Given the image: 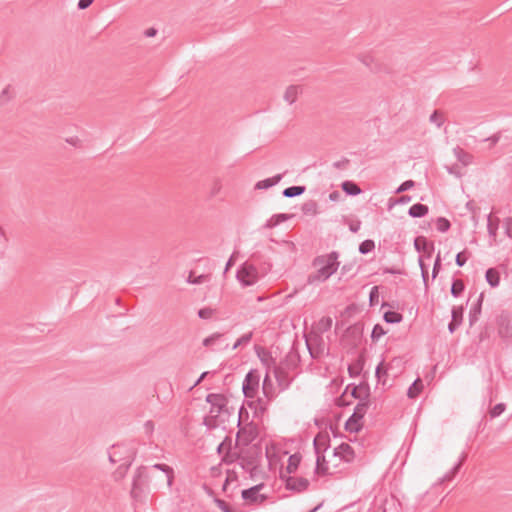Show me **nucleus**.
Instances as JSON below:
<instances>
[{
    "instance_id": "aec40b11",
    "label": "nucleus",
    "mask_w": 512,
    "mask_h": 512,
    "mask_svg": "<svg viewBox=\"0 0 512 512\" xmlns=\"http://www.w3.org/2000/svg\"><path fill=\"white\" fill-rule=\"evenodd\" d=\"M483 293L478 296V299L475 304L472 305L469 311V323L470 326H473L479 319V315L481 314L482 303H483Z\"/></svg>"
},
{
    "instance_id": "0e129e2a",
    "label": "nucleus",
    "mask_w": 512,
    "mask_h": 512,
    "mask_svg": "<svg viewBox=\"0 0 512 512\" xmlns=\"http://www.w3.org/2000/svg\"><path fill=\"white\" fill-rule=\"evenodd\" d=\"M144 429L147 434H152L154 431V423L152 421H146L144 424Z\"/></svg>"
},
{
    "instance_id": "ddd939ff",
    "label": "nucleus",
    "mask_w": 512,
    "mask_h": 512,
    "mask_svg": "<svg viewBox=\"0 0 512 512\" xmlns=\"http://www.w3.org/2000/svg\"><path fill=\"white\" fill-rule=\"evenodd\" d=\"M333 455L340 457L344 462L350 463L355 457L354 449L348 443H341L333 451Z\"/></svg>"
},
{
    "instance_id": "c756f323",
    "label": "nucleus",
    "mask_w": 512,
    "mask_h": 512,
    "mask_svg": "<svg viewBox=\"0 0 512 512\" xmlns=\"http://www.w3.org/2000/svg\"><path fill=\"white\" fill-rule=\"evenodd\" d=\"M305 190V186H290L282 191V195L286 198H293L302 195Z\"/></svg>"
},
{
    "instance_id": "c03bdc74",
    "label": "nucleus",
    "mask_w": 512,
    "mask_h": 512,
    "mask_svg": "<svg viewBox=\"0 0 512 512\" xmlns=\"http://www.w3.org/2000/svg\"><path fill=\"white\" fill-rule=\"evenodd\" d=\"M302 211L304 214H316L317 212V203L315 201H308L303 204Z\"/></svg>"
},
{
    "instance_id": "2f4dec72",
    "label": "nucleus",
    "mask_w": 512,
    "mask_h": 512,
    "mask_svg": "<svg viewBox=\"0 0 512 512\" xmlns=\"http://www.w3.org/2000/svg\"><path fill=\"white\" fill-rule=\"evenodd\" d=\"M383 319L388 324H397L403 320V316L399 312L389 310L384 313Z\"/></svg>"
},
{
    "instance_id": "cd10ccee",
    "label": "nucleus",
    "mask_w": 512,
    "mask_h": 512,
    "mask_svg": "<svg viewBox=\"0 0 512 512\" xmlns=\"http://www.w3.org/2000/svg\"><path fill=\"white\" fill-rule=\"evenodd\" d=\"M301 458L302 457L299 453H295L288 458V463L286 466L287 474L290 475L298 469V466L300 465L301 462Z\"/></svg>"
},
{
    "instance_id": "e2e57ef3",
    "label": "nucleus",
    "mask_w": 512,
    "mask_h": 512,
    "mask_svg": "<svg viewBox=\"0 0 512 512\" xmlns=\"http://www.w3.org/2000/svg\"><path fill=\"white\" fill-rule=\"evenodd\" d=\"M229 449H230V443L227 445L226 441H223L217 446V453L221 455L224 452V450H229Z\"/></svg>"
},
{
    "instance_id": "a211bd4d",
    "label": "nucleus",
    "mask_w": 512,
    "mask_h": 512,
    "mask_svg": "<svg viewBox=\"0 0 512 512\" xmlns=\"http://www.w3.org/2000/svg\"><path fill=\"white\" fill-rule=\"evenodd\" d=\"M414 248L417 252H426L428 257L434 249V244L428 242L424 236H418L414 240Z\"/></svg>"
},
{
    "instance_id": "b1692460",
    "label": "nucleus",
    "mask_w": 512,
    "mask_h": 512,
    "mask_svg": "<svg viewBox=\"0 0 512 512\" xmlns=\"http://www.w3.org/2000/svg\"><path fill=\"white\" fill-rule=\"evenodd\" d=\"M302 91V88L300 85H290L286 88V91L284 93V99L289 104H293L296 102L298 93Z\"/></svg>"
},
{
    "instance_id": "9d476101",
    "label": "nucleus",
    "mask_w": 512,
    "mask_h": 512,
    "mask_svg": "<svg viewBox=\"0 0 512 512\" xmlns=\"http://www.w3.org/2000/svg\"><path fill=\"white\" fill-rule=\"evenodd\" d=\"M352 387L351 389V396L355 399H358L359 402H366L368 405H370L369 396H370V387L367 383L363 382L359 385L351 384L346 387V391Z\"/></svg>"
},
{
    "instance_id": "dca6fc26",
    "label": "nucleus",
    "mask_w": 512,
    "mask_h": 512,
    "mask_svg": "<svg viewBox=\"0 0 512 512\" xmlns=\"http://www.w3.org/2000/svg\"><path fill=\"white\" fill-rule=\"evenodd\" d=\"M329 436L327 434L318 433L313 440V448L315 454H324V452L329 448Z\"/></svg>"
},
{
    "instance_id": "4d7b16f0",
    "label": "nucleus",
    "mask_w": 512,
    "mask_h": 512,
    "mask_svg": "<svg viewBox=\"0 0 512 512\" xmlns=\"http://www.w3.org/2000/svg\"><path fill=\"white\" fill-rule=\"evenodd\" d=\"M440 269H441V258H440V255L438 254L435 259L434 265H433V270H432V278L433 279L436 278Z\"/></svg>"
},
{
    "instance_id": "338daca9",
    "label": "nucleus",
    "mask_w": 512,
    "mask_h": 512,
    "mask_svg": "<svg viewBox=\"0 0 512 512\" xmlns=\"http://www.w3.org/2000/svg\"><path fill=\"white\" fill-rule=\"evenodd\" d=\"M156 34H157V29L154 27H150V28L146 29L144 32V35L146 37H154V36H156Z\"/></svg>"
},
{
    "instance_id": "052dcab7",
    "label": "nucleus",
    "mask_w": 512,
    "mask_h": 512,
    "mask_svg": "<svg viewBox=\"0 0 512 512\" xmlns=\"http://www.w3.org/2000/svg\"><path fill=\"white\" fill-rule=\"evenodd\" d=\"M7 242H8V238L6 237L4 230L0 226V248H5Z\"/></svg>"
},
{
    "instance_id": "bb28decb",
    "label": "nucleus",
    "mask_w": 512,
    "mask_h": 512,
    "mask_svg": "<svg viewBox=\"0 0 512 512\" xmlns=\"http://www.w3.org/2000/svg\"><path fill=\"white\" fill-rule=\"evenodd\" d=\"M485 279L491 287H497L500 283L499 272L495 268H489L485 273Z\"/></svg>"
},
{
    "instance_id": "7c9ffc66",
    "label": "nucleus",
    "mask_w": 512,
    "mask_h": 512,
    "mask_svg": "<svg viewBox=\"0 0 512 512\" xmlns=\"http://www.w3.org/2000/svg\"><path fill=\"white\" fill-rule=\"evenodd\" d=\"M423 384L420 378H417L408 388L407 396L410 399L416 398L422 391Z\"/></svg>"
},
{
    "instance_id": "7ed1b4c3",
    "label": "nucleus",
    "mask_w": 512,
    "mask_h": 512,
    "mask_svg": "<svg viewBox=\"0 0 512 512\" xmlns=\"http://www.w3.org/2000/svg\"><path fill=\"white\" fill-rule=\"evenodd\" d=\"M368 408H369V405L365 401L359 402L355 406L352 415L345 422L346 431H348L350 433H357L362 429L363 424L361 421L364 418V416L366 415Z\"/></svg>"
},
{
    "instance_id": "de8ad7c7",
    "label": "nucleus",
    "mask_w": 512,
    "mask_h": 512,
    "mask_svg": "<svg viewBox=\"0 0 512 512\" xmlns=\"http://www.w3.org/2000/svg\"><path fill=\"white\" fill-rule=\"evenodd\" d=\"M379 301V291L377 286H373L369 293L370 306H375Z\"/></svg>"
},
{
    "instance_id": "680f3d73",
    "label": "nucleus",
    "mask_w": 512,
    "mask_h": 512,
    "mask_svg": "<svg viewBox=\"0 0 512 512\" xmlns=\"http://www.w3.org/2000/svg\"><path fill=\"white\" fill-rule=\"evenodd\" d=\"M361 227V221H355L349 224V230L352 233H357L360 230Z\"/></svg>"
},
{
    "instance_id": "13d9d810",
    "label": "nucleus",
    "mask_w": 512,
    "mask_h": 512,
    "mask_svg": "<svg viewBox=\"0 0 512 512\" xmlns=\"http://www.w3.org/2000/svg\"><path fill=\"white\" fill-rule=\"evenodd\" d=\"M94 0H79L77 7L79 10H85L92 5Z\"/></svg>"
},
{
    "instance_id": "6ab92c4d",
    "label": "nucleus",
    "mask_w": 512,
    "mask_h": 512,
    "mask_svg": "<svg viewBox=\"0 0 512 512\" xmlns=\"http://www.w3.org/2000/svg\"><path fill=\"white\" fill-rule=\"evenodd\" d=\"M223 336L224 335L222 333H213L212 335L203 340V345L205 347H216L218 349H226L228 347L227 344L221 347V344L223 342Z\"/></svg>"
},
{
    "instance_id": "c9c22d12",
    "label": "nucleus",
    "mask_w": 512,
    "mask_h": 512,
    "mask_svg": "<svg viewBox=\"0 0 512 512\" xmlns=\"http://www.w3.org/2000/svg\"><path fill=\"white\" fill-rule=\"evenodd\" d=\"M451 227L450 221L445 217H438L436 219V229L441 232L445 233L447 232Z\"/></svg>"
},
{
    "instance_id": "39448f33",
    "label": "nucleus",
    "mask_w": 512,
    "mask_h": 512,
    "mask_svg": "<svg viewBox=\"0 0 512 512\" xmlns=\"http://www.w3.org/2000/svg\"><path fill=\"white\" fill-rule=\"evenodd\" d=\"M260 374L258 370L251 369L242 383V392L246 398H254L259 389Z\"/></svg>"
},
{
    "instance_id": "a878e982",
    "label": "nucleus",
    "mask_w": 512,
    "mask_h": 512,
    "mask_svg": "<svg viewBox=\"0 0 512 512\" xmlns=\"http://www.w3.org/2000/svg\"><path fill=\"white\" fill-rule=\"evenodd\" d=\"M315 473L318 475H326L328 473V464L324 454H316Z\"/></svg>"
},
{
    "instance_id": "f704fd0d",
    "label": "nucleus",
    "mask_w": 512,
    "mask_h": 512,
    "mask_svg": "<svg viewBox=\"0 0 512 512\" xmlns=\"http://www.w3.org/2000/svg\"><path fill=\"white\" fill-rule=\"evenodd\" d=\"M375 376L378 380V383H382V385L386 384V376H387V369L384 367L383 361L380 362L375 370Z\"/></svg>"
},
{
    "instance_id": "79ce46f5",
    "label": "nucleus",
    "mask_w": 512,
    "mask_h": 512,
    "mask_svg": "<svg viewBox=\"0 0 512 512\" xmlns=\"http://www.w3.org/2000/svg\"><path fill=\"white\" fill-rule=\"evenodd\" d=\"M253 333L248 332L243 334L233 345L232 349L235 350L241 345H247L252 339Z\"/></svg>"
},
{
    "instance_id": "09e8293b",
    "label": "nucleus",
    "mask_w": 512,
    "mask_h": 512,
    "mask_svg": "<svg viewBox=\"0 0 512 512\" xmlns=\"http://www.w3.org/2000/svg\"><path fill=\"white\" fill-rule=\"evenodd\" d=\"M214 502L218 506L219 509L222 510V512H236L234 509H232L228 503H226L224 500L215 498Z\"/></svg>"
},
{
    "instance_id": "72a5a7b5",
    "label": "nucleus",
    "mask_w": 512,
    "mask_h": 512,
    "mask_svg": "<svg viewBox=\"0 0 512 512\" xmlns=\"http://www.w3.org/2000/svg\"><path fill=\"white\" fill-rule=\"evenodd\" d=\"M429 121L440 128L445 122L444 113L438 109L434 110L429 117Z\"/></svg>"
},
{
    "instance_id": "9b49d317",
    "label": "nucleus",
    "mask_w": 512,
    "mask_h": 512,
    "mask_svg": "<svg viewBox=\"0 0 512 512\" xmlns=\"http://www.w3.org/2000/svg\"><path fill=\"white\" fill-rule=\"evenodd\" d=\"M264 487V484H257L248 489H244L241 492L242 498L250 503H262L266 497L260 494V490Z\"/></svg>"
},
{
    "instance_id": "412c9836",
    "label": "nucleus",
    "mask_w": 512,
    "mask_h": 512,
    "mask_svg": "<svg viewBox=\"0 0 512 512\" xmlns=\"http://www.w3.org/2000/svg\"><path fill=\"white\" fill-rule=\"evenodd\" d=\"M262 392H263V395L265 396V398H268L271 401H273L277 396L276 390L273 386V383H272L268 373L266 374V376L263 379Z\"/></svg>"
},
{
    "instance_id": "37998d69",
    "label": "nucleus",
    "mask_w": 512,
    "mask_h": 512,
    "mask_svg": "<svg viewBox=\"0 0 512 512\" xmlns=\"http://www.w3.org/2000/svg\"><path fill=\"white\" fill-rule=\"evenodd\" d=\"M506 409V405L504 403L496 404L492 409H490L489 414L492 419L499 417Z\"/></svg>"
},
{
    "instance_id": "774afa93",
    "label": "nucleus",
    "mask_w": 512,
    "mask_h": 512,
    "mask_svg": "<svg viewBox=\"0 0 512 512\" xmlns=\"http://www.w3.org/2000/svg\"><path fill=\"white\" fill-rule=\"evenodd\" d=\"M340 196L341 195L338 191H333L329 194V200L333 202L338 201Z\"/></svg>"
},
{
    "instance_id": "20e7f679",
    "label": "nucleus",
    "mask_w": 512,
    "mask_h": 512,
    "mask_svg": "<svg viewBox=\"0 0 512 512\" xmlns=\"http://www.w3.org/2000/svg\"><path fill=\"white\" fill-rule=\"evenodd\" d=\"M236 278L243 287L252 286L259 280V272L253 264L245 262L238 268Z\"/></svg>"
},
{
    "instance_id": "f8f14e48",
    "label": "nucleus",
    "mask_w": 512,
    "mask_h": 512,
    "mask_svg": "<svg viewBox=\"0 0 512 512\" xmlns=\"http://www.w3.org/2000/svg\"><path fill=\"white\" fill-rule=\"evenodd\" d=\"M503 130L497 131L493 135L483 138L479 141V150L480 151H493L500 140L503 138Z\"/></svg>"
},
{
    "instance_id": "5701e85b",
    "label": "nucleus",
    "mask_w": 512,
    "mask_h": 512,
    "mask_svg": "<svg viewBox=\"0 0 512 512\" xmlns=\"http://www.w3.org/2000/svg\"><path fill=\"white\" fill-rule=\"evenodd\" d=\"M428 212H429L428 206L421 204V203H416V204L412 205L408 210V214L412 218L424 217L428 214Z\"/></svg>"
},
{
    "instance_id": "4be33fe9",
    "label": "nucleus",
    "mask_w": 512,
    "mask_h": 512,
    "mask_svg": "<svg viewBox=\"0 0 512 512\" xmlns=\"http://www.w3.org/2000/svg\"><path fill=\"white\" fill-rule=\"evenodd\" d=\"M465 459H466V454L462 453L459 461L451 468L450 471H448L445 475H443V477H441L439 479V482L443 483V482H446V481H451L456 476V474L459 472V470H460L461 466L463 465Z\"/></svg>"
},
{
    "instance_id": "4468645a",
    "label": "nucleus",
    "mask_w": 512,
    "mask_h": 512,
    "mask_svg": "<svg viewBox=\"0 0 512 512\" xmlns=\"http://www.w3.org/2000/svg\"><path fill=\"white\" fill-rule=\"evenodd\" d=\"M273 374L276 378L278 386L282 391L288 389L291 384V379L289 378L288 373L281 366H275L273 368Z\"/></svg>"
},
{
    "instance_id": "f257e3e1",
    "label": "nucleus",
    "mask_w": 512,
    "mask_h": 512,
    "mask_svg": "<svg viewBox=\"0 0 512 512\" xmlns=\"http://www.w3.org/2000/svg\"><path fill=\"white\" fill-rule=\"evenodd\" d=\"M338 257L339 254L336 251L315 257L312 265L317 270L308 276L307 283L324 282L330 278L339 267Z\"/></svg>"
},
{
    "instance_id": "864d4df0",
    "label": "nucleus",
    "mask_w": 512,
    "mask_h": 512,
    "mask_svg": "<svg viewBox=\"0 0 512 512\" xmlns=\"http://www.w3.org/2000/svg\"><path fill=\"white\" fill-rule=\"evenodd\" d=\"M415 185L413 180H407L404 181L397 189L396 193H402L404 191H407L408 189L412 188Z\"/></svg>"
},
{
    "instance_id": "ea45409f",
    "label": "nucleus",
    "mask_w": 512,
    "mask_h": 512,
    "mask_svg": "<svg viewBox=\"0 0 512 512\" xmlns=\"http://www.w3.org/2000/svg\"><path fill=\"white\" fill-rule=\"evenodd\" d=\"M14 96L11 94V85H7L0 93V105L7 104Z\"/></svg>"
},
{
    "instance_id": "6e6d98bb",
    "label": "nucleus",
    "mask_w": 512,
    "mask_h": 512,
    "mask_svg": "<svg viewBox=\"0 0 512 512\" xmlns=\"http://www.w3.org/2000/svg\"><path fill=\"white\" fill-rule=\"evenodd\" d=\"M213 312L211 308H202L198 311V316L201 319H209L213 315Z\"/></svg>"
},
{
    "instance_id": "393cba45",
    "label": "nucleus",
    "mask_w": 512,
    "mask_h": 512,
    "mask_svg": "<svg viewBox=\"0 0 512 512\" xmlns=\"http://www.w3.org/2000/svg\"><path fill=\"white\" fill-rule=\"evenodd\" d=\"M342 190L349 196H357L362 190L361 188L353 181L346 180L341 184Z\"/></svg>"
},
{
    "instance_id": "423d86ee",
    "label": "nucleus",
    "mask_w": 512,
    "mask_h": 512,
    "mask_svg": "<svg viewBox=\"0 0 512 512\" xmlns=\"http://www.w3.org/2000/svg\"><path fill=\"white\" fill-rule=\"evenodd\" d=\"M147 468L151 473H154V480L161 483L166 482L167 486L171 488L174 480V470L172 467L157 463Z\"/></svg>"
},
{
    "instance_id": "bf43d9fd",
    "label": "nucleus",
    "mask_w": 512,
    "mask_h": 512,
    "mask_svg": "<svg viewBox=\"0 0 512 512\" xmlns=\"http://www.w3.org/2000/svg\"><path fill=\"white\" fill-rule=\"evenodd\" d=\"M66 142L70 145H73L74 147H79V148L81 147V143H82L81 140L77 136L67 138Z\"/></svg>"
},
{
    "instance_id": "2eb2a0df",
    "label": "nucleus",
    "mask_w": 512,
    "mask_h": 512,
    "mask_svg": "<svg viewBox=\"0 0 512 512\" xmlns=\"http://www.w3.org/2000/svg\"><path fill=\"white\" fill-rule=\"evenodd\" d=\"M469 162H451L444 165L445 170L456 178H461L467 172Z\"/></svg>"
},
{
    "instance_id": "f3484780",
    "label": "nucleus",
    "mask_w": 512,
    "mask_h": 512,
    "mask_svg": "<svg viewBox=\"0 0 512 512\" xmlns=\"http://www.w3.org/2000/svg\"><path fill=\"white\" fill-rule=\"evenodd\" d=\"M283 176H284V173H280V174L274 175L273 177L260 180L255 184L254 188L257 190L269 189V188L275 186L276 184H278L281 181V179L283 178Z\"/></svg>"
},
{
    "instance_id": "a18cd8bd",
    "label": "nucleus",
    "mask_w": 512,
    "mask_h": 512,
    "mask_svg": "<svg viewBox=\"0 0 512 512\" xmlns=\"http://www.w3.org/2000/svg\"><path fill=\"white\" fill-rule=\"evenodd\" d=\"M208 277L209 276L206 274H201V275L194 277L193 274L190 273L187 278V282L190 284H202L208 279Z\"/></svg>"
},
{
    "instance_id": "f03ea898",
    "label": "nucleus",
    "mask_w": 512,
    "mask_h": 512,
    "mask_svg": "<svg viewBox=\"0 0 512 512\" xmlns=\"http://www.w3.org/2000/svg\"><path fill=\"white\" fill-rule=\"evenodd\" d=\"M153 480L154 473L145 466L138 467L133 476L131 496L136 500L142 499L148 492L149 483Z\"/></svg>"
},
{
    "instance_id": "5fc2aeb1",
    "label": "nucleus",
    "mask_w": 512,
    "mask_h": 512,
    "mask_svg": "<svg viewBox=\"0 0 512 512\" xmlns=\"http://www.w3.org/2000/svg\"><path fill=\"white\" fill-rule=\"evenodd\" d=\"M467 260H468V257L465 255V251L459 252L455 258V262H456L457 266H459V267L464 266L465 263L467 262Z\"/></svg>"
},
{
    "instance_id": "69168bd1",
    "label": "nucleus",
    "mask_w": 512,
    "mask_h": 512,
    "mask_svg": "<svg viewBox=\"0 0 512 512\" xmlns=\"http://www.w3.org/2000/svg\"><path fill=\"white\" fill-rule=\"evenodd\" d=\"M461 324L458 323L457 321H450V323L448 324V330L450 333H454L456 331V329L460 326Z\"/></svg>"
},
{
    "instance_id": "4c0bfd02",
    "label": "nucleus",
    "mask_w": 512,
    "mask_h": 512,
    "mask_svg": "<svg viewBox=\"0 0 512 512\" xmlns=\"http://www.w3.org/2000/svg\"><path fill=\"white\" fill-rule=\"evenodd\" d=\"M463 313H464V307L461 306H454L451 311V320L457 321L458 323H462L463 320Z\"/></svg>"
},
{
    "instance_id": "473e14b6",
    "label": "nucleus",
    "mask_w": 512,
    "mask_h": 512,
    "mask_svg": "<svg viewBox=\"0 0 512 512\" xmlns=\"http://www.w3.org/2000/svg\"><path fill=\"white\" fill-rule=\"evenodd\" d=\"M465 289V285L462 280L454 279L451 285L450 293L453 297H459Z\"/></svg>"
},
{
    "instance_id": "a19ab883",
    "label": "nucleus",
    "mask_w": 512,
    "mask_h": 512,
    "mask_svg": "<svg viewBox=\"0 0 512 512\" xmlns=\"http://www.w3.org/2000/svg\"><path fill=\"white\" fill-rule=\"evenodd\" d=\"M386 334V331L380 324L374 325L371 332L372 341H378L382 336Z\"/></svg>"
},
{
    "instance_id": "c85d7f7f",
    "label": "nucleus",
    "mask_w": 512,
    "mask_h": 512,
    "mask_svg": "<svg viewBox=\"0 0 512 512\" xmlns=\"http://www.w3.org/2000/svg\"><path fill=\"white\" fill-rule=\"evenodd\" d=\"M291 217H292V215H290V214H284V213L275 214L266 222L265 227L273 228V227L279 225L280 223L288 220Z\"/></svg>"
},
{
    "instance_id": "0eeeda50",
    "label": "nucleus",
    "mask_w": 512,
    "mask_h": 512,
    "mask_svg": "<svg viewBox=\"0 0 512 512\" xmlns=\"http://www.w3.org/2000/svg\"><path fill=\"white\" fill-rule=\"evenodd\" d=\"M206 402L211 405L210 414L218 417L227 405V398L223 394L210 393L206 396Z\"/></svg>"
},
{
    "instance_id": "58836bf2",
    "label": "nucleus",
    "mask_w": 512,
    "mask_h": 512,
    "mask_svg": "<svg viewBox=\"0 0 512 512\" xmlns=\"http://www.w3.org/2000/svg\"><path fill=\"white\" fill-rule=\"evenodd\" d=\"M270 402L271 400L265 398V396L263 398L259 397L256 401L255 410L261 413H265L268 410Z\"/></svg>"
},
{
    "instance_id": "3c124183",
    "label": "nucleus",
    "mask_w": 512,
    "mask_h": 512,
    "mask_svg": "<svg viewBox=\"0 0 512 512\" xmlns=\"http://www.w3.org/2000/svg\"><path fill=\"white\" fill-rule=\"evenodd\" d=\"M454 155L457 158V160H465L466 157L469 156L468 152H466L463 148L460 146H456L453 149Z\"/></svg>"
},
{
    "instance_id": "6e6552de",
    "label": "nucleus",
    "mask_w": 512,
    "mask_h": 512,
    "mask_svg": "<svg viewBox=\"0 0 512 512\" xmlns=\"http://www.w3.org/2000/svg\"><path fill=\"white\" fill-rule=\"evenodd\" d=\"M281 478L285 481V487L287 490L295 492L306 491L309 487V480L303 477L286 476L281 473Z\"/></svg>"
},
{
    "instance_id": "603ef678",
    "label": "nucleus",
    "mask_w": 512,
    "mask_h": 512,
    "mask_svg": "<svg viewBox=\"0 0 512 512\" xmlns=\"http://www.w3.org/2000/svg\"><path fill=\"white\" fill-rule=\"evenodd\" d=\"M487 229H488V233L490 236L496 237L498 224H496V225L493 224L491 215L488 216Z\"/></svg>"
},
{
    "instance_id": "e433bc0d",
    "label": "nucleus",
    "mask_w": 512,
    "mask_h": 512,
    "mask_svg": "<svg viewBox=\"0 0 512 512\" xmlns=\"http://www.w3.org/2000/svg\"><path fill=\"white\" fill-rule=\"evenodd\" d=\"M375 248V243L371 239H366L359 245V252L363 255L370 253Z\"/></svg>"
},
{
    "instance_id": "8fccbe9b",
    "label": "nucleus",
    "mask_w": 512,
    "mask_h": 512,
    "mask_svg": "<svg viewBox=\"0 0 512 512\" xmlns=\"http://www.w3.org/2000/svg\"><path fill=\"white\" fill-rule=\"evenodd\" d=\"M389 201H390L389 208H391L393 205H396V204H406V203L410 202L411 197L407 196V195H403L397 199L390 198Z\"/></svg>"
},
{
    "instance_id": "1a4fd4ad",
    "label": "nucleus",
    "mask_w": 512,
    "mask_h": 512,
    "mask_svg": "<svg viewBox=\"0 0 512 512\" xmlns=\"http://www.w3.org/2000/svg\"><path fill=\"white\" fill-rule=\"evenodd\" d=\"M257 434V428L252 423H250L239 428L236 435V442L243 446H247L256 439Z\"/></svg>"
},
{
    "instance_id": "49530a36",
    "label": "nucleus",
    "mask_w": 512,
    "mask_h": 512,
    "mask_svg": "<svg viewBox=\"0 0 512 512\" xmlns=\"http://www.w3.org/2000/svg\"><path fill=\"white\" fill-rule=\"evenodd\" d=\"M359 59L364 65L369 67L371 71H378L377 65L375 67L372 66V64L374 63V58L371 55H363Z\"/></svg>"
}]
</instances>
